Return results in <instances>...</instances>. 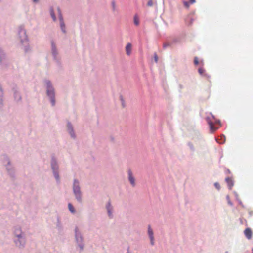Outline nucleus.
Here are the masks:
<instances>
[{
	"instance_id": "obj_1",
	"label": "nucleus",
	"mask_w": 253,
	"mask_h": 253,
	"mask_svg": "<svg viewBox=\"0 0 253 253\" xmlns=\"http://www.w3.org/2000/svg\"><path fill=\"white\" fill-rule=\"evenodd\" d=\"M13 242L16 247L19 249L25 248L26 244V235L19 226H15L13 230Z\"/></svg>"
},
{
	"instance_id": "obj_2",
	"label": "nucleus",
	"mask_w": 253,
	"mask_h": 253,
	"mask_svg": "<svg viewBox=\"0 0 253 253\" xmlns=\"http://www.w3.org/2000/svg\"><path fill=\"white\" fill-rule=\"evenodd\" d=\"M72 190L75 199L79 203H82L83 201V195L81 189L80 181L74 178L73 181Z\"/></svg>"
},
{
	"instance_id": "obj_3",
	"label": "nucleus",
	"mask_w": 253,
	"mask_h": 253,
	"mask_svg": "<svg viewBox=\"0 0 253 253\" xmlns=\"http://www.w3.org/2000/svg\"><path fill=\"white\" fill-rule=\"evenodd\" d=\"M46 88V94L48 96L52 106L55 105V91L51 82L49 80H45L44 81Z\"/></svg>"
},
{
	"instance_id": "obj_4",
	"label": "nucleus",
	"mask_w": 253,
	"mask_h": 253,
	"mask_svg": "<svg viewBox=\"0 0 253 253\" xmlns=\"http://www.w3.org/2000/svg\"><path fill=\"white\" fill-rule=\"evenodd\" d=\"M50 165L52 173L56 182L57 184H60L61 182V177L59 174V166L56 158H52Z\"/></svg>"
},
{
	"instance_id": "obj_5",
	"label": "nucleus",
	"mask_w": 253,
	"mask_h": 253,
	"mask_svg": "<svg viewBox=\"0 0 253 253\" xmlns=\"http://www.w3.org/2000/svg\"><path fill=\"white\" fill-rule=\"evenodd\" d=\"M75 237L76 242L80 248V251H82L84 246L83 243V237L78 228H76L75 229Z\"/></svg>"
},
{
	"instance_id": "obj_6",
	"label": "nucleus",
	"mask_w": 253,
	"mask_h": 253,
	"mask_svg": "<svg viewBox=\"0 0 253 253\" xmlns=\"http://www.w3.org/2000/svg\"><path fill=\"white\" fill-rule=\"evenodd\" d=\"M18 38L22 44L28 42V38L26 34V30L22 27L18 28Z\"/></svg>"
},
{
	"instance_id": "obj_7",
	"label": "nucleus",
	"mask_w": 253,
	"mask_h": 253,
	"mask_svg": "<svg viewBox=\"0 0 253 253\" xmlns=\"http://www.w3.org/2000/svg\"><path fill=\"white\" fill-rule=\"evenodd\" d=\"M105 208L107 212V216L109 219H112L114 217V209L111 201H107L105 206Z\"/></svg>"
},
{
	"instance_id": "obj_8",
	"label": "nucleus",
	"mask_w": 253,
	"mask_h": 253,
	"mask_svg": "<svg viewBox=\"0 0 253 253\" xmlns=\"http://www.w3.org/2000/svg\"><path fill=\"white\" fill-rule=\"evenodd\" d=\"M57 10L58 12L59 26L60 29L64 34H66L67 33L66 27L64 21L63 15L62 14L61 10L59 7L57 8Z\"/></svg>"
},
{
	"instance_id": "obj_9",
	"label": "nucleus",
	"mask_w": 253,
	"mask_h": 253,
	"mask_svg": "<svg viewBox=\"0 0 253 253\" xmlns=\"http://www.w3.org/2000/svg\"><path fill=\"white\" fill-rule=\"evenodd\" d=\"M67 131L72 139H75L76 138L75 130L71 123L69 122L67 124Z\"/></svg>"
},
{
	"instance_id": "obj_10",
	"label": "nucleus",
	"mask_w": 253,
	"mask_h": 253,
	"mask_svg": "<svg viewBox=\"0 0 253 253\" xmlns=\"http://www.w3.org/2000/svg\"><path fill=\"white\" fill-rule=\"evenodd\" d=\"M0 65L2 68H5L7 66V61L4 52L0 49Z\"/></svg>"
},
{
	"instance_id": "obj_11",
	"label": "nucleus",
	"mask_w": 253,
	"mask_h": 253,
	"mask_svg": "<svg viewBox=\"0 0 253 253\" xmlns=\"http://www.w3.org/2000/svg\"><path fill=\"white\" fill-rule=\"evenodd\" d=\"M51 53L53 56V59L59 57L58 56V50L57 49L56 44L53 41L51 42Z\"/></svg>"
},
{
	"instance_id": "obj_12",
	"label": "nucleus",
	"mask_w": 253,
	"mask_h": 253,
	"mask_svg": "<svg viewBox=\"0 0 253 253\" xmlns=\"http://www.w3.org/2000/svg\"><path fill=\"white\" fill-rule=\"evenodd\" d=\"M128 179L132 187H134L136 186L135 178L130 170L128 171Z\"/></svg>"
},
{
	"instance_id": "obj_13",
	"label": "nucleus",
	"mask_w": 253,
	"mask_h": 253,
	"mask_svg": "<svg viewBox=\"0 0 253 253\" xmlns=\"http://www.w3.org/2000/svg\"><path fill=\"white\" fill-rule=\"evenodd\" d=\"M207 121L209 125L210 131L211 132H214L218 128V127L214 126V123L212 121L210 120L209 118H207Z\"/></svg>"
},
{
	"instance_id": "obj_14",
	"label": "nucleus",
	"mask_w": 253,
	"mask_h": 253,
	"mask_svg": "<svg viewBox=\"0 0 253 253\" xmlns=\"http://www.w3.org/2000/svg\"><path fill=\"white\" fill-rule=\"evenodd\" d=\"M6 169L9 175L11 176L13 175L14 173V169L9 161L8 162L6 165Z\"/></svg>"
},
{
	"instance_id": "obj_15",
	"label": "nucleus",
	"mask_w": 253,
	"mask_h": 253,
	"mask_svg": "<svg viewBox=\"0 0 253 253\" xmlns=\"http://www.w3.org/2000/svg\"><path fill=\"white\" fill-rule=\"evenodd\" d=\"M56 228L59 230L61 231L63 229V224L61 222V220L60 217H57L56 219V221L55 223Z\"/></svg>"
},
{
	"instance_id": "obj_16",
	"label": "nucleus",
	"mask_w": 253,
	"mask_h": 253,
	"mask_svg": "<svg viewBox=\"0 0 253 253\" xmlns=\"http://www.w3.org/2000/svg\"><path fill=\"white\" fill-rule=\"evenodd\" d=\"M132 45L130 43H127L125 47L126 53L127 56H130L132 53Z\"/></svg>"
},
{
	"instance_id": "obj_17",
	"label": "nucleus",
	"mask_w": 253,
	"mask_h": 253,
	"mask_svg": "<svg viewBox=\"0 0 253 253\" xmlns=\"http://www.w3.org/2000/svg\"><path fill=\"white\" fill-rule=\"evenodd\" d=\"M55 61L56 67L59 69H62L63 64L61 61V58L58 57L57 58L53 59Z\"/></svg>"
},
{
	"instance_id": "obj_18",
	"label": "nucleus",
	"mask_w": 253,
	"mask_h": 253,
	"mask_svg": "<svg viewBox=\"0 0 253 253\" xmlns=\"http://www.w3.org/2000/svg\"><path fill=\"white\" fill-rule=\"evenodd\" d=\"M244 234L248 239H251L252 237L253 232L250 228H247L244 230Z\"/></svg>"
},
{
	"instance_id": "obj_19",
	"label": "nucleus",
	"mask_w": 253,
	"mask_h": 253,
	"mask_svg": "<svg viewBox=\"0 0 253 253\" xmlns=\"http://www.w3.org/2000/svg\"><path fill=\"white\" fill-rule=\"evenodd\" d=\"M68 208L69 211H70V212L72 214H74L76 213V211L74 207L71 203H69L68 204Z\"/></svg>"
},
{
	"instance_id": "obj_20",
	"label": "nucleus",
	"mask_w": 253,
	"mask_h": 253,
	"mask_svg": "<svg viewBox=\"0 0 253 253\" xmlns=\"http://www.w3.org/2000/svg\"><path fill=\"white\" fill-rule=\"evenodd\" d=\"M133 22L135 25L138 26L140 24V20L137 14H135L133 17Z\"/></svg>"
},
{
	"instance_id": "obj_21",
	"label": "nucleus",
	"mask_w": 253,
	"mask_h": 253,
	"mask_svg": "<svg viewBox=\"0 0 253 253\" xmlns=\"http://www.w3.org/2000/svg\"><path fill=\"white\" fill-rule=\"evenodd\" d=\"M23 45H24L23 49L25 52L27 53L31 51V47L28 42L27 43H24Z\"/></svg>"
},
{
	"instance_id": "obj_22",
	"label": "nucleus",
	"mask_w": 253,
	"mask_h": 253,
	"mask_svg": "<svg viewBox=\"0 0 253 253\" xmlns=\"http://www.w3.org/2000/svg\"><path fill=\"white\" fill-rule=\"evenodd\" d=\"M14 98L16 101H20L21 99L20 93L18 91H15L14 93Z\"/></svg>"
},
{
	"instance_id": "obj_23",
	"label": "nucleus",
	"mask_w": 253,
	"mask_h": 253,
	"mask_svg": "<svg viewBox=\"0 0 253 253\" xmlns=\"http://www.w3.org/2000/svg\"><path fill=\"white\" fill-rule=\"evenodd\" d=\"M154 5H157V0H148L147 3V6L149 7H152Z\"/></svg>"
},
{
	"instance_id": "obj_24",
	"label": "nucleus",
	"mask_w": 253,
	"mask_h": 253,
	"mask_svg": "<svg viewBox=\"0 0 253 253\" xmlns=\"http://www.w3.org/2000/svg\"><path fill=\"white\" fill-rule=\"evenodd\" d=\"M50 13L53 21L54 22L56 21L57 18L53 9H50Z\"/></svg>"
},
{
	"instance_id": "obj_25",
	"label": "nucleus",
	"mask_w": 253,
	"mask_h": 253,
	"mask_svg": "<svg viewBox=\"0 0 253 253\" xmlns=\"http://www.w3.org/2000/svg\"><path fill=\"white\" fill-rule=\"evenodd\" d=\"M226 181L228 183V185L230 187V188H231L233 185L232 179L228 177L226 178Z\"/></svg>"
},
{
	"instance_id": "obj_26",
	"label": "nucleus",
	"mask_w": 253,
	"mask_h": 253,
	"mask_svg": "<svg viewBox=\"0 0 253 253\" xmlns=\"http://www.w3.org/2000/svg\"><path fill=\"white\" fill-rule=\"evenodd\" d=\"M111 7H112V10L113 12H115L117 10L116 8V5L115 2L114 1H112L111 2Z\"/></svg>"
},
{
	"instance_id": "obj_27",
	"label": "nucleus",
	"mask_w": 253,
	"mask_h": 253,
	"mask_svg": "<svg viewBox=\"0 0 253 253\" xmlns=\"http://www.w3.org/2000/svg\"><path fill=\"white\" fill-rule=\"evenodd\" d=\"M148 237L154 235L153 230L150 227V226H149L148 228Z\"/></svg>"
},
{
	"instance_id": "obj_28",
	"label": "nucleus",
	"mask_w": 253,
	"mask_h": 253,
	"mask_svg": "<svg viewBox=\"0 0 253 253\" xmlns=\"http://www.w3.org/2000/svg\"><path fill=\"white\" fill-rule=\"evenodd\" d=\"M2 97H3V92H2V90L1 89V87L0 85V104H1L2 102V101H3Z\"/></svg>"
},
{
	"instance_id": "obj_29",
	"label": "nucleus",
	"mask_w": 253,
	"mask_h": 253,
	"mask_svg": "<svg viewBox=\"0 0 253 253\" xmlns=\"http://www.w3.org/2000/svg\"><path fill=\"white\" fill-rule=\"evenodd\" d=\"M149 238L150 240V244L152 246H154L155 245V241H154V237L153 236H149Z\"/></svg>"
},
{
	"instance_id": "obj_30",
	"label": "nucleus",
	"mask_w": 253,
	"mask_h": 253,
	"mask_svg": "<svg viewBox=\"0 0 253 253\" xmlns=\"http://www.w3.org/2000/svg\"><path fill=\"white\" fill-rule=\"evenodd\" d=\"M194 64L196 65H197L198 64L199 61H198V59L197 57H195L194 58Z\"/></svg>"
},
{
	"instance_id": "obj_31",
	"label": "nucleus",
	"mask_w": 253,
	"mask_h": 253,
	"mask_svg": "<svg viewBox=\"0 0 253 253\" xmlns=\"http://www.w3.org/2000/svg\"><path fill=\"white\" fill-rule=\"evenodd\" d=\"M226 198H227V200H228V204H229V205H232V203H231V202L230 201V198H229V196L228 195V196H227Z\"/></svg>"
},
{
	"instance_id": "obj_32",
	"label": "nucleus",
	"mask_w": 253,
	"mask_h": 253,
	"mask_svg": "<svg viewBox=\"0 0 253 253\" xmlns=\"http://www.w3.org/2000/svg\"><path fill=\"white\" fill-rule=\"evenodd\" d=\"M214 185L215 186V187L217 189H220V185L218 183H215L214 184Z\"/></svg>"
},
{
	"instance_id": "obj_33",
	"label": "nucleus",
	"mask_w": 253,
	"mask_h": 253,
	"mask_svg": "<svg viewBox=\"0 0 253 253\" xmlns=\"http://www.w3.org/2000/svg\"><path fill=\"white\" fill-rule=\"evenodd\" d=\"M154 60H155V62L157 63L158 61V57H157V55L156 53H155V55H154Z\"/></svg>"
},
{
	"instance_id": "obj_34",
	"label": "nucleus",
	"mask_w": 253,
	"mask_h": 253,
	"mask_svg": "<svg viewBox=\"0 0 253 253\" xmlns=\"http://www.w3.org/2000/svg\"><path fill=\"white\" fill-rule=\"evenodd\" d=\"M198 71H199V73H200V74H203V73L204 70H203V69H202V68H199V70H198Z\"/></svg>"
},
{
	"instance_id": "obj_35",
	"label": "nucleus",
	"mask_w": 253,
	"mask_h": 253,
	"mask_svg": "<svg viewBox=\"0 0 253 253\" xmlns=\"http://www.w3.org/2000/svg\"><path fill=\"white\" fill-rule=\"evenodd\" d=\"M184 5L185 6H186V7H189V3L188 2H184Z\"/></svg>"
},
{
	"instance_id": "obj_36",
	"label": "nucleus",
	"mask_w": 253,
	"mask_h": 253,
	"mask_svg": "<svg viewBox=\"0 0 253 253\" xmlns=\"http://www.w3.org/2000/svg\"><path fill=\"white\" fill-rule=\"evenodd\" d=\"M32 1L34 3H35V4H37V3H39V0H32Z\"/></svg>"
},
{
	"instance_id": "obj_37",
	"label": "nucleus",
	"mask_w": 253,
	"mask_h": 253,
	"mask_svg": "<svg viewBox=\"0 0 253 253\" xmlns=\"http://www.w3.org/2000/svg\"><path fill=\"white\" fill-rule=\"evenodd\" d=\"M189 1L191 4H193L195 2V0H189Z\"/></svg>"
},
{
	"instance_id": "obj_38",
	"label": "nucleus",
	"mask_w": 253,
	"mask_h": 253,
	"mask_svg": "<svg viewBox=\"0 0 253 253\" xmlns=\"http://www.w3.org/2000/svg\"><path fill=\"white\" fill-rule=\"evenodd\" d=\"M167 45L166 44H165L164 45V47H166L167 46Z\"/></svg>"
},
{
	"instance_id": "obj_39",
	"label": "nucleus",
	"mask_w": 253,
	"mask_h": 253,
	"mask_svg": "<svg viewBox=\"0 0 253 253\" xmlns=\"http://www.w3.org/2000/svg\"><path fill=\"white\" fill-rule=\"evenodd\" d=\"M215 123H219V121H215Z\"/></svg>"
},
{
	"instance_id": "obj_40",
	"label": "nucleus",
	"mask_w": 253,
	"mask_h": 253,
	"mask_svg": "<svg viewBox=\"0 0 253 253\" xmlns=\"http://www.w3.org/2000/svg\"><path fill=\"white\" fill-rule=\"evenodd\" d=\"M1 1V0H0V2Z\"/></svg>"
}]
</instances>
